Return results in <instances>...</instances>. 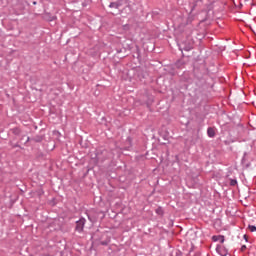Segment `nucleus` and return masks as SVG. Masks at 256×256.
Listing matches in <instances>:
<instances>
[{"instance_id": "obj_3", "label": "nucleus", "mask_w": 256, "mask_h": 256, "mask_svg": "<svg viewBox=\"0 0 256 256\" xmlns=\"http://www.w3.org/2000/svg\"><path fill=\"white\" fill-rule=\"evenodd\" d=\"M207 133H208V136L215 137V129L210 127L208 128Z\"/></svg>"}, {"instance_id": "obj_9", "label": "nucleus", "mask_w": 256, "mask_h": 256, "mask_svg": "<svg viewBox=\"0 0 256 256\" xmlns=\"http://www.w3.org/2000/svg\"><path fill=\"white\" fill-rule=\"evenodd\" d=\"M221 256H227V252L226 251L222 252Z\"/></svg>"}, {"instance_id": "obj_1", "label": "nucleus", "mask_w": 256, "mask_h": 256, "mask_svg": "<svg viewBox=\"0 0 256 256\" xmlns=\"http://www.w3.org/2000/svg\"><path fill=\"white\" fill-rule=\"evenodd\" d=\"M85 218H81L79 221L76 222V231L81 233L83 231V228L85 227Z\"/></svg>"}, {"instance_id": "obj_11", "label": "nucleus", "mask_w": 256, "mask_h": 256, "mask_svg": "<svg viewBox=\"0 0 256 256\" xmlns=\"http://www.w3.org/2000/svg\"><path fill=\"white\" fill-rule=\"evenodd\" d=\"M33 5H37V2H33Z\"/></svg>"}, {"instance_id": "obj_4", "label": "nucleus", "mask_w": 256, "mask_h": 256, "mask_svg": "<svg viewBox=\"0 0 256 256\" xmlns=\"http://www.w3.org/2000/svg\"><path fill=\"white\" fill-rule=\"evenodd\" d=\"M248 229L251 231V233H255V231H256V227L253 225H249Z\"/></svg>"}, {"instance_id": "obj_7", "label": "nucleus", "mask_w": 256, "mask_h": 256, "mask_svg": "<svg viewBox=\"0 0 256 256\" xmlns=\"http://www.w3.org/2000/svg\"><path fill=\"white\" fill-rule=\"evenodd\" d=\"M247 249V246H245V245H243L242 247H241V251H245Z\"/></svg>"}, {"instance_id": "obj_5", "label": "nucleus", "mask_w": 256, "mask_h": 256, "mask_svg": "<svg viewBox=\"0 0 256 256\" xmlns=\"http://www.w3.org/2000/svg\"><path fill=\"white\" fill-rule=\"evenodd\" d=\"M156 213H157V215H163V209L157 208Z\"/></svg>"}, {"instance_id": "obj_8", "label": "nucleus", "mask_w": 256, "mask_h": 256, "mask_svg": "<svg viewBox=\"0 0 256 256\" xmlns=\"http://www.w3.org/2000/svg\"><path fill=\"white\" fill-rule=\"evenodd\" d=\"M110 7H117V4L111 3V4H110Z\"/></svg>"}, {"instance_id": "obj_10", "label": "nucleus", "mask_w": 256, "mask_h": 256, "mask_svg": "<svg viewBox=\"0 0 256 256\" xmlns=\"http://www.w3.org/2000/svg\"><path fill=\"white\" fill-rule=\"evenodd\" d=\"M244 239H246V240H247V235H244Z\"/></svg>"}, {"instance_id": "obj_2", "label": "nucleus", "mask_w": 256, "mask_h": 256, "mask_svg": "<svg viewBox=\"0 0 256 256\" xmlns=\"http://www.w3.org/2000/svg\"><path fill=\"white\" fill-rule=\"evenodd\" d=\"M213 241H219L220 243H225V236H213L212 237Z\"/></svg>"}, {"instance_id": "obj_6", "label": "nucleus", "mask_w": 256, "mask_h": 256, "mask_svg": "<svg viewBox=\"0 0 256 256\" xmlns=\"http://www.w3.org/2000/svg\"><path fill=\"white\" fill-rule=\"evenodd\" d=\"M230 185L232 186V187H235V185H237V180H231L230 181Z\"/></svg>"}]
</instances>
